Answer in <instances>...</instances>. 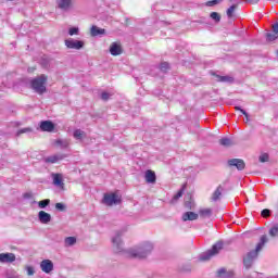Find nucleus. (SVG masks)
Segmentation results:
<instances>
[{"instance_id":"7c9ffc66","label":"nucleus","mask_w":278,"mask_h":278,"mask_svg":"<svg viewBox=\"0 0 278 278\" xmlns=\"http://www.w3.org/2000/svg\"><path fill=\"white\" fill-rule=\"evenodd\" d=\"M50 203H51V200H49V199L41 200L38 202V207L40 210H45V207H47Z\"/></svg>"},{"instance_id":"e433bc0d","label":"nucleus","mask_w":278,"mask_h":278,"mask_svg":"<svg viewBox=\"0 0 278 278\" xmlns=\"http://www.w3.org/2000/svg\"><path fill=\"white\" fill-rule=\"evenodd\" d=\"M160 68L163 73H166V71H168V68H170V65H168V63H166V62H163V63H161Z\"/></svg>"},{"instance_id":"f704fd0d","label":"nucleus","mask_w":278,"mask_h":278,"mask_svg":"<svg viewBox=\"0 0 278 278\" xmlns=\"http://www.w3.org/2000/svg\"><path fill=\"white\" fill-rule=\"evenodd\" d=\"M211 18L215 21V23H220V14H218L217 12H212Z\"/></svg>"},{"instance_id":"c756f323","label":"nucleus","mask_w":278,"mask_h":278,"mask_svg":"<svg viewBox=\"0 0 278 278\" xmlns=\"http://www.w3.org/2000/svg\"><path fill=\"white\" fill-rule=\"evenodd\" d=\"M181 197H184V189H180L172 199V203H177V201H179V199H181Z\"/></svg>"},{"instance_id":"f3484780","label":"nucleus","mask_w":278,"mask_h":278,"mask_svg":"<svg viewBox=\"0 0 278 278\" xmlns=\"http://www.w3.org/2000/svg\"><path fill=\"white\" fill-rule=\"evenodd\" d=\"M146 181L147 184H155L157 177L155 176V172L151 170V169H148L146 172Z\"/></svg>"},{"instance_id":"ea45409f","label":"nucleus","mask_w":278,"mask_h":278,"mask_svg":"<svg viewBox=\"0 0 278 278\" xmlns=\"http://www.w3.org/2000/svg\"><path fill=\"white\" fill-rule=\"evenodd\" d=\"M262 216H263V218H268V216H270V210H268V208L263 210Z\"/></svg>"},{"instance_id":"aec40b11","label":"nucleus","mask_w":278,"mask_h":278,"mask_svg":"<svg viewBox=\"0 0 278 278\" xmlns=\"http://www.w3.org/2000/svg\"><path fill=\"white\" fill-rule=\"evenodd\" d=\"M90 34L93 37H96V36H103V34H105V29L99 28L97 26H92L91 29H90Z\"/></svg>"},{"instance_id":"2f4dec72","label":"nucleus","mask_w":278,"mask_h":278,"mask_svg":"<svg viewBox=\"0 0 278 278\" xmlns=\"http://www.w3.org/2000/svg\"><path fill=\"white\" fill-rule=\"evenodd\" d=\"M266 37H267V40L273 42V40H277L278 34L273 30V33H267Z\"/></svg>"},{"instance_id":"de8ad7c7","label":"nucleus","mask_w":278,"mask_h":278,"mask_svg":"<svg viewBox=\"0 0 278 278\" xmlns=\"http://www.w3.org/2000/svg\"><path fill=\"white\" fill-rule=\"evenodd\" d=\"M244 116H245V123H249V113H247V115Z\"/></svg>"},{"instance_id":"6e6552de","label":"nucleus","mask_w":278,"mask_h":278,"mask_svg":"<svg viewBox=\"0 0 278 278\" xmlns=\"http://www.w3.org/2000/svg\"><path fill=\"white\" fill-rule=\"evenodd\" d=\"M0 262L2 264H12V262H16V255L14 253H1Z\"/></svg>"},{"instance_id":"dca6fc26","label":"nucleus","mask_w":278,"mask_h":278,"mask_svg":"<svg viewBox=\"0 0 278 278\" xmlns=\"http://www.w3.org/2000/svg\"><path fill=\"white\" fill-rule=\"evenodd\" d=\"M110 53L111 55H121V53H123V48H121V45L117 42H113L110 47Z\"/></svg>"},{"instance_id":"20e7f679","label":"nucleus","mask_w":278,"mask_h":278,"mask_svg":"<svg viewBox=\"0 0 278 278\" xmlns=\"http://www.w3.org/2000/svg\"><path fill=\"white\" fill-rule=\"evenodd\" d=\"M220 251H223V241L215 243L211 250L200 254V261L207 262V260H212L214 255H218Z\"/></svg>"},{"instance_id":"5701e85b","label":"nucleus","mask_w":278,"mask_h":278,"mask_svg":"<svg viewBox=\"0 0 278 278\" xmlns=\"http://www.w3.org/2000/svg\"><path fill=\"white\" fill-rule=\"evenodd\" d=\"M199 215L201 218H210V216H212V208H201Z\"/></svg>"},{"instance_id":"1a4fd4ad","label":"nucleus","mask_w":278,"mask_h":278,"mask_svg":"<svg viewBox=\"0 0 278 278\" xmlns=\"http://www.w3.org/2000/svg\"><path fill=\"white\" fill-rule=\"evenodd\" d=\"M39 127L41 131L51 132L55 129V124H53L51 121H42Z\"/></svg>"},{"instance_id":"a19ab883","label":"nucleus","mask_w":278,"mask_h":278,"mask_svg":"<svg viewBox=\"0 0 278 278\" xmlns=\"http://www.w3.org/2000/svg\"><path fill=\"white\" fill-rule=\"evenodd\" d=\"M268 154L264 153L260 156V162L264 163V162H268Z\"/></svg>"},{"instance_id":"09e8293b","label":"nucleus","mask_w":278,"mask_h":278,"mask_svg":"<svg viewBox=\"0 0 278 278\" xmlns=\"http://www.w3.org/2000/svg\"><path fill=\"white\" fill-rule=\"evenodd\" d=\"M8 278H16V277H8Z\"/></svg>"},{"instance_id":"79ce46f5","label":"nucleus","mask_w":278,"mask_h":278,"mask_svg":"<svg viewBox=\"0 0 278 278\" xmlns=\"http://www.w3.org/2000/svg\"><path fill=\"white\" fill-rule=\"evenodd\" d=\"M26 270H27V275L29 276V277H31L33 275H34V267H31V266H27L26 267Z\"/></svg>"},{"instance_id":"4468645a","label":"nucleus","mask_w":278,"mask_h":278,"mask_svg":"<svg viewBox=\"0 0 278 278\" xmlns=\"http://www.w3.org/2000/svg\"><path fill=\"white\" fill-rule=\"evenodd\" d=\"M182 220L184 223H188V220H198L199 219V214L194 212H186L182 214Z\"/></svg>"},{"instance_id":"c03bdc74","label":"nucleus","mask_w":278,"mask_h":278,"mask_svg":"<svg viewBox=\"0 0 278 278\" xmlns=\"http://www.w3.org/2000/svg\"><path fill=\"white\" fill-rule=\"evenodd\" d=\"M235 110L241 112V114H243V116H247V111H244L242 108L236 106Z\"/></svg>"},{"instance_id":"49530a36","label":"nucleus","mask_w":278,"mask_h":278,"mask_svg":"<svg viewBox=\"0 0 278 278\" xmlns=\"http://www.w3.org/2000/svg\"><path fill=\"white\" fill-rule=\"evenodd\" d=\"M248 3H257L260 0H245Z\"/></svg>"},{"instance_id":"39448f33","label":"nucleus","mask_w":278,"mask_h":278,"mask_svg":"<svg viewBox=\"0 0 278 278\" xmlns=\"http://www.w3.org/2000/svg\"><path fill=\"white\" fill-rule=\"evenodd\" d=\"M102 202L104 205H118L121 198L116 193H105Z\"/></svg>"},{"instance_id":"4c0bfd02","label":"nucleus","mask_w":278,"mask_h":278,"mask_svg":"<svg viewBox=\"0 0 278 278\" xmlns=\"http://www.w3.org/2000/svg\"><path fill=\"white\" fill-rule=\"evenodd\" d=\"M30 131H33L31 128L27 127V128H22L17 131L16 136H21V134H30Z\"/></svg>"},{"instance_id":"a18cd8bd","label":"nucleus","mask_w":278,"mask_h":278,"mask_svg":"<svg viewBox=\"0 0 278 278\" xmlns=\"http://www.w3.org/2000/svg\"><path fill=\"white\" fill-rule=\"evenodd\" d=\"M273 31L278 35V23L273 25Z\"/></svg>"},{"instance_id":"bb28decb","label":"nucleus","mask_w":278,"mask_h":278,"mask_svg":"<svg viewBox=\"0 0 278 278\" xmlns=\"http://www.w3.org/2000/svg\"><path fill=\"white\" fill-rule=\"evenodd\" d=\"M216 78H217V81H225V83H228V84H231V81H233V77H231V76H219V75H217Z\"/></svg>"},{"instance_id":"37998d69","label":"nucleus","mask_w":278,"mask_h":278,"mask_svg":"<svg viewBox=\"0 0 278 278\" xmlns=\"http://www.w3.org/2000/svg\"><path fill=\"white\" fill-rule=\"evenodd\" d=\"M108 99H110V93H108V92H102V94H101V100H102V101H108Z\"/></svg>"},{"instance_id":"393cba45","label":"nucleus","mask_w":278,"mask_h":278,"mask_svg":"<svg viewBox=\"0 0 278 278\" xmlns=\"http://www.w3.org/2000/svg\"><path fill=\"white\" fill-rule=\"evenodd\" d=\"M219 144L222 147H231L233 144V141L230 138L225 137L219 140Z\"/></svg>"},{"instance_id":"a878e982","label":"nucleus","mask_w":278,"mask_h":278,"mask_svg":"<svg viewBox=\"0 0 278 278\" xmlns=\"http://www.w3.org/2000/svg\"><path fill=\"white\" fill-rule=\"evenodd\" d=\"M220 194H223V187L222 186L217 187V189L213 193V201H218V199H220Z\"/></svg>"},{"instance_id":"a211bd4d","label":"nucleus","mask_w":278,"mask_h":278,"mask_svg":"<svg viewBox=\"0 0 278 278\" xmlns=\"http://www.w3.org/2000/svg\"><path fill=\"white\" fill-rule=\"evenodd\" d=\"M54 144L56 147H60V149H68V146L71 144V140H68V139H56L54 141Z\"/></svg>"},{"instance_id":"412c9836","label":"nucleus","mask_w":278,"mask_h":278,"mask_svg":"<svg viewBox=\"0 0 278 278\" xmlns=\"http://www.w3.org/2000/svg\"><path fill=\"white\" fill-rule=\"evenodd\" d=\"M75 140H84V138H86V131L81 130V129H76L74 130L73 134Z\"/></svg>"},{"instance_id":"4be33fe9","label":"nucleus","mask_w":278,"mask_h":278,"mask_svg":"<svg viewBox=\"0 0 278 278\" xmlns=\"http://www.w3.org/2000/svg\"><path fill=\"white\" fill-rule=\"evenodd\" d=\"M217 275L218 277H222V278H231L233 277V271H228L225 270V268H222L217 271Z\"/></svg>"},{"instance_id":"9b49d317","label":"nucleus","mask_w":278,"mask_h":278,"mask_svg":"<svg viewBox=\"0 0 278 278\" xmlns=\"http://www.w3.org/2000/svg\"><path fill=\"white\" fill-rule=\"evenodd\" d=\"M229 166H236L238 170H244V161L241 159H231L228 161Z\"/></svg>"},{"instance_id":"72a5a7b5","label":"nucleus","mask_w":278,"mask_h":278,"mask_svg":"<svg viewBox=\"0 0 278 278\" xmlns=\"http://www.w3.org/2000/svg\"><path fill=\"white\" fill-rule=\"evenodd\" d=\"M70 36H79V27H72L68 29Z\"/></svg>"},{"instance_id":"0eeeda50","label":"nucleus","mask_w":278,"mask_h":278,"mask_svg":"<svg viewBox=\"0 0 278 278\" xmlns=\"http://www.w3.org/2000/svg\"><path fill=\"white\" fill-rule=\"evenodd\" d=\"M123 232H116V235L112 238V243L115 249V253H123V240H121Z\"/></svg>"},{"instance_id":"f8f14e48","label":"nucleus","mask_w":278,"mask_h":278,"mask_svg":"<svg viewBox=\"0 0 278 278\" xmlns=\"http://www.w3.org/2000/svg\"><path fill=\"white\" fill-rule=\"evenodd\" d=\"M52 179L56 188H61L62 190H64V178L62 174H52Z\"/></svg>"},{"instance_id":"c9c22d12","label":"nucleus","mask_w":278,"mask_h":278,"mask_svg":"<svg viewBox=\"0 0 278 278\" xmlns=\"http://www.w3.org/2000/svg\"><path fill=\"white\" fill-rule=\"evenodd\" d=\"M220 1H223V0H211V1H207V2L205 3V5H206L207 8H213V5H218V3H220Z\"/></svg>"},{"instance_id":"c85d7f7f","label":"nucleus","mask_w":278,"mask_h":278,"mask_svg":"<svg viewBox=\"0 0 278 278\" xmlns=\"http://www.w3.org/2000/svg\"><path fill=\"white\" fill-rule=\"evenodd\" d=\"M269 236L271 238H278V224L274 225L270 229H269Z\"/></svg>"},{"instance_id":"7ed1b4c3","label":"nucleus","mask_w":278,"mask_h":278,"mask_svg":"<svg viewBox=\"0 0 278 278\" xmlns=\"http://www.w3.org/2000/svg\"><path fill=\"white\" fill-rule=\"evenodd\" d=\"M30 86L35 92L38 94H43V92H47V76L41 75L37 78H34L30 83Z\"/></svg>"},{"instance_id":"58836bf2","label":"nucleus","mask_w":278,"mask_h":278,"mask_svg":"<svg viewBox=\"0 0 278 278\" xmlns=\"http://www.w3.org/2000/svg\"><path fill=\"white\" fill-rule=\"evenodd\" d=\"M55 208L59 210V212H64V210H66V205H64V203H56L55 204Z\"/></svg>"},{"instance_id":"f03ea898","label":"nucleus","mask_w":278,"mask_h":278,"mask_svg":"<svg viewBox=\"0 0 278 278\" xmlns=\"http://www.w3.org/2000/svg\"><path fill=\"white\" fill-rule=\"evenodd\" d=\"M266 242H268V237H266V235H263L261 237L260 242L256 245V249L254 251L249 252L243 257V264H244L245 268H251V266H253V262H255V260H257L258 251L264 249V244H266Z\"/></svg>"},{"instance_id":"cd10ccee","label":"nucleus","mask_w":278,"mask_h":278,"mask_svg":"<svg viewBox=\"0 0 278 278\" xmlns=\"http://www.w3.org/2000/svg\"><path fill=\"white\" fill-rule=\"evenodd\" d=\"M185 207L187 210H194V207H197V204L194 203V200L190 198L189 201H185Z\"/></svg>"},{"instance_id":"473e14b6","label":"nucleus","mask_w":278,"mask_h":278,"mask_svg":"<svg viewBox=\"0 0 278 278\" xmlns=\"http://www.w3.org/2000/svg\"><path fill=\"white\" fill-rule=\"evenodd\" d=\"M238 8V5L232 4L228 10H227V16L229 18H231V16H233V12H236V9Z\"/></svg>"},{"instance_id":"b1692460","label":"nucleus","mask_w":278,"mask_h":278,"mask_svg":"<svg viewBox=\"0 0 278 278\" xmlns=\"http://www.w3.org/2000/svg\"><path fill=\"white\" fill-rule=\"evenodd\" d=\"M65 247H75L77 244V238L75 237H66L64 240Z\"/></svg>"},{"instance_id":"ddd939ff","label":"nucleus","mask_w":278,"mask_h":278,"mask_svg":"<svg viewBox=\"0 0 278 278\" xmlns=\"http://www.w3.org/2000/svg\"><path fill=\"white\" fill-rule=\"evenodd\" d=\"M38 218H39L40 223H42V225H49V223H51V214H49L45 211H40L38 213Z\"/></svg>"},{"instance_id":"2eb2a0df","label":"nucleus","mask_w":278,"mask_h":278,"mask_svg":"<svg viewBox=\"0 0 278 278\" xmlns=\"http://www.w3.org/2000/svg\"><path fill=\"white\" fill-rule=\"evenodd\" d=\"M71 5H73V0H59L58 1V8H60V10H64L65 12L67 10H71Z\"/></svg>"},{"instance_id":"f257e3e1","label":"nucleus","mask_w":278,"mask_h":278,"mask_svg":"<svg viewBox=\"0 0 278 278\" xmlns=\"http://www.w3.org/2000/svg\"><path fill=\"white\" fill-rule=\"evenodd\" d=\"M151 251H153V244L151 242H144L140 245L131 248L128 251H124L126 257H132L135 260H144Z\"/></svg>"},{"instance_id":"423d86ee","label":"nucleus","mask_w":278,"mask_h":278,"mask_svg":"<svg viewBox=\"0 0 278 278\" xmlns=\"http://www.w3.org/2000/svg\"><path fill=\"white\" fill-rule=\"evenodd\" d=\"M84 41L77 40L73 38L65 39V47L67 49H74L76 51H79V49H84Z\"/></svg>"},{"instance_id":"6ab92c4d","label":"nucleus","mask_w":278,"mask_h":278,"mask_svg":"<svg viewBox=\"0 0 278 278\" xmlns=\"http://www.w3.org/2000/svg\"><path fill=\"white\" fill-rule=\"evenodd\" d=\"M60 160H62V155L54 154V155H51V156H47L45 159V162L47 164H55V163L60 162Z\"/></svg>"},{"instance_id":"9d476101","label":"nucleus","mask_w":278,"mask_h":278,"mask_svg":"<svg viewBox=\"0 0 278 278\" xmlns=\"http://www.w3.org/2000/svg\"><path fill=\"white\" fill-rule=\"evenodd\" d=\"M40 268L43 273L49 275V273L53 270V262H51V260H43L40 263Z\"/></svg>"}]
</instances>
